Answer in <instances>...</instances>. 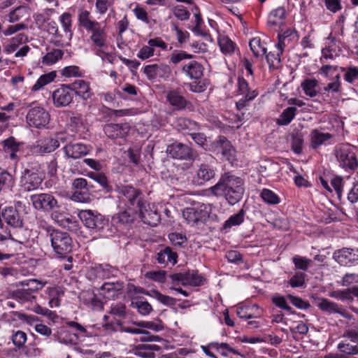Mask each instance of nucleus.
I'll list each match as a JSON object with an SVG mask.
<instances>
[{
	"mask_svg": "<svg viewBox=\"0 0 358 358\" xmlns=\"http://www.w3.org/2000/svg\"><path fill=\"white\" fill-rule=\"evenodd\" d=\"M210 193L216 196H224L230 205H235L243 196V180L230 172L221 175L218 182L209 189Z\"/></svg>",
	"mask_w": 358,
	"mask_h": 358,
	"instance_id": "obj_1",
	"label": "nucleus"
},
{
	"mask_svg": "<svg viewBox=\"0 0 358 358\" xmlns=\"http://www.w3.org/2000/svg\"><path fill=\"white\" fill-rule=\"evenodd\" d=\"M54 252L60 258H66L73 248V243L70 236L64 231L54 229L50 227L46 229Z\"/></svg>",
	"mask_w": 358,
	"mask_h": 358,
	"instance_id": "obj_2",
	"label": "nucleus"
},
{
	"mask_svg": "<svg viewBox=\"0 0 358 358\" xmlns=\"http://www.w3.org/2000/svg\"><path fill=\"white\" fill-rule=\"evenodd\" d=\"M13 297L22 305L25 306L37 314L47 316L50 318L55 313L46 308H43L36 303V296L26 288H21L15 290L13 292Z\"/></svg>",
	"mask_w": 358,
	"mask_h": 358,
	"instance_id": "obj_3",
	"label": "nucleus"
},
{
	"mask_svg": "<svg viewBox=\"0 0 358 358\" xmlns=\"http://www.w3.org/2000/svg\"><path fill=\"white\" fill-rule=\"evenodd\" d=\"M334 153L339 166L346 171L355 170L358 166L355 148L348 143L338 144Z\"/></svg>",
	"mask_w": 358,
	"mask_h": 358,
	"instance_id": "obj_4",
	"label": "nucleus"
},
{
	"mask_svg": "<svg viewBox=\"0 0 358 358\" xmlns=\"http://www.w3.org/2000/svg\"><path fill=\"white\" fill-rule=\"evenodd\" d=\"M26 120L30 127L42 129L49 124L50 115L44 108L34 106L28 110Z\"/></svg>",
	"mask_w": 358,
	"mask_h": 358,
	"instance_id": "obj_5",
	"label": "nucleus"
},
{
	"mask_svg": "<svg viewBox=\"0 0 358 358\" xmlns=\"http://www.w3.org/2000/svg\"><path fill=\"white\" fill-rule=\"evenodd\" d=\"M139 216L142 221L150 226H157L160 221V215L153 204L139 199L137 202Z\"/></svg>",
	"mask_w": 358,
	"mask_h": 358,
	"instance_id": "obj_6",
	"label": "nucleus"
},
{
	"mask_svg": "<svg viewBox=\"0 0 358 358\" xmlns=\"http://www.w3.org/2000/svg\"><path fill=\"white\" fill-rule=\"evenodd\" d=\"M30 201L36 210L43 212H50L59 207L57 200L48 193L32 194Z\"/></svg>",
	"mask_w": 358,
	"mask_h": 358,
	"instance_id": "obj_7",
	"label": "nucleus"
},
{
	"mask_svg": "<svg viewBox=\"0 0 358 358\" xmlns=\"http://www.w3.org/2000/svg\"><path fill=\"white\" fill-rule=\"evenodd\" d=\"M28 38L24 34H18L14 37L9 39L7 43L3 47V51L8 54H12L15 52V57H24L30 50V48L25 45L21 47L17 51V48L20 45L27 42Z\"/></svg>",
	"mask_w": 358,
	"mask_h": 358,
	"instance_id": "obj_8",
	"label": "nucleus"
},
{
	"mask_svg": "<svg viewBox=\"0 0 358 358\" xmlns=\"http://www.w3.org/2000/svg\"><path fill=\"white\" fill-rule=\"evenodd\" d=\"M78 215L85 226L89 229H101L107 223L104 216L97 211L81 210Z\"/></svg>",
	"mask_w": 358,
	"mask_h": 358,
	"instance_id": "obj_9",
	"label": "nucleus"
},
{
	"mask_svg": "<svg viewBox=\"0 0 358 358\" xmlns=\"http://www.w3.org/2000/svg\"><path fill=\"white\" fill-rule=\"evenodd\" d=\"M333 259L341 266H352L358 264V249L343 248L333 253Z\"/></svg>",
	"mask_w": 358,
	"mask_h": 358,
	"instance_id": "obj_10",
	"label": "nucleus"
},
{
	"mask_svg": "<svg viewBox=\"0 0 358 358\" xmlns=\"http://www.w3.org/2000/svg\"><path fill=\"white\" fill-rule=\"evenodd\" d=\"M41 174L38 172L25 169L20 177V185L27 192L37 189L43 182Z\"/></svg>",
	"mask_w": 358,
	"mask_h": 358,
	"instance_id": "obj_11",
	"label": "nucleus"
},
{
	"mask_svg": "<svg viewBox=\"0 0 358 358\" xmlns=\"http://www.w3.org/2000/svg\"><path fill=\"white\" fill-rule=\"evenodd\" d=\"M167 152L171 157L178 159L194 160L196 157V152L191 148L181 143L169 145Z\"/></svg>",
	"mask_w": 358,
	"mask_h": 358,
	"instance_id": "obj_12",
	"label": "nucleus"
},
{
	"mask_svg": "<svg viewBox=\"0 0 358 358\" xmlns=\"http://www.w3.org/2000/svg\"><path fill=\"white\" fill-rule=\"evenodd\" d=\"M213 150L217 154L220 153L228 161L233 162L236 159V150L225 136H219L213 144Z\"/></svg>",
	"mask_w": 358,
	"mask_h": 358,
	"instance_id": "obj_13",
	"label": "nucleus"
},
{
	"mask_svg": "<svg viewBox=\"0 0 358 358\" xmlns=\"http://www.w3.org/2000/svg\"><path fill=\"white\" fill-rule=\"evenodd\" d=\"M53 103L56 107L69 106L73 99V92L69 85H62L52 92Z\"/></svg>",
	"mask_w": 358,
	"mask_h": 358,
	"instance_id": "obj_14",
	"label": "nucleus"
},
{
	"mask_svg": "<svg viewBox=\"0 0 358 358\" xmlns=\"http://www.w3.org/2000/svg\"><path fill=\"white\" fill-rule=\"evenodd\" d=\"M3 151L7 154L10 159L18 162L20 157L18 153L22 151L24 143L17 141L13 136H10L1 142Z\"/></svg>",
	"mask_w": 358,
	"mask_h": 358,
	"instance_id": "obj_15",
	"label": "nucleus"
},
{
	"mask_svg": "<svg viewBox=\"0 0 358 358\" xmlns=\"http://www.w3.org/2000/svg\"><path fill=\"white\" fill-rule=\"evenodd\" d=\"M78 22L80 25L91 34H94L105 28L97 21L93 20L90 12L86 10H82L79 12Z\"/></svg>",
	"mask_w": 358,
	"mask_h": 358,
	"instance_id": "obj_16",
	"label": "nucleus"
},
{
	"mask_svg": "<svg viewBox=\"0 0 358 358\" xmlns=\"http://www.w3.org/2000/svg\"><path fill=\"white\" fill-rule=\"evenodd\" d=\"M317 307L322 311L329 314L337 313L347 319H351V315L346 311L342 306H340L335 302L331 301L327 299H319Z\"/></svg>",
	"mask_w": 358,
	"mask_h": 358,
	"instance_id": "obj_17",
	"label": "nucleus"
},
{
	"mask_svg": "<svg viewBox=\"0 0 358 358\" xmlns=\"http://www.w3.org/2000/svg\"><path fill=\"white\" fill-rule=\"evenodd\" d=\"M215 176V170L207 164L199 165L193 182L197 185H203Z\"/></svg>",
	"mask_w": 358,
	"mask_h": 358,
	"instance_id": "obj_18",
	"label": "nucleus"
},
{
	"mask_svg": "<svg viewBox=\"0 0 358 358\" xmlns=\"http://www.w3.org/2000/svg\"><path fill=\"white\" fill-rule=\"evenodd\" d=\"M1 215L6 224L13 228H21L23 225V220L19 212L13 206L3 208Z\"/></svg>",
	"mask_w": 358,
	"mask_h": 358,
	"instance_id": "obj_19",
	"label": "nucleus"
},
{
	"mask_svg": "<svg viewBox=\"0 0 358 358\" xmlns=\"http://www.w3.org/2000/svg\"><path fill=\"white\" fill-rule=\"evenodd\" d=\"M63 150L68 158L77 159L87 155L90 152V148L83 143H70L63 148Z\"/></svg>",
	"mask_w": 358,
	"mask_h": 358,
	"instance_id": "obj_20",
	"label": "nucleus"
},
{
	"mask_svg": "<svg viewBox=\"0 0 358 358\" xmlns=\"http://www.w3.org/2000/svg\"><path fill=\"white\" fill-rule=\"evenodd\" d=\"M52 218L60 226L68 228L69 230H77L78 222L71 215L59 212L57 208L52 210Z\"/></svg>",
	"mask_w": 358,
	"mask_h": 358,
	"instance_id": "obj_21",
	"label": "nucleus"
},
{
	"mask_svg": "<svg viewBox=\"0 0 358 358\" xmlns=\"http://www.w3.org/2000/svg\"><path fill=\"white\" fill-rule=\"evenodd\" d=\"M208 213L201 207L187 208L182 211V216L189 224H194L203 221L207 217Z\"/></svg>",
	"mask_w": 358,
	"mask_h": 358,
	"instance_id": "obj_22",
	"label": "nucleus"
},
{
	"mask_svg": "<svg viewBox=\"0 0 358 358\" xmlns=\"http://www.w3.org/2000/svg\"><path fill=\"white\" fill-rule=\"evenodd\" d=\"M130 130V126L127 123L108 124L104 127L105 134L110 138H124Z\"/></svg>",
	"mask_w": 358,
	"mask_h": 358,
	"instance_id": "obj_23",
	"label": "nucleus"
},
{
	"mask_svg": "<svg viewBox=\"0 0 358 358\" xmlns=\"http://www.w3.org/2000/svg\"><path fill=\"white\" fill-rule=\"evenodd\" d=\"M166 98L167 101L176 110H183L189 104V102L181 94L178 89L169 91Z\"/></svg>",
	"mask_w": 358,
	"mask_h": 358,
	"instance_id": "obj_24",
	"label": "nucleus"
},
{
	"mask_svg": "<svg viewBox=\"0 0 358 358\" xmlns=\"http://www.w3.org/2000/svg\"><path fill=\"white\" fill-rule=\"evenodd\" d=\"M63 134H58L57 138H45L37 145V152L41 154L50 153L55 150L59 146V141L64 142Z\"/></svg>",
	"mask_w": 358,
	"mask_h": 358,
	"instance_id": "obj_25",
	"label": "nucleus"
},
{
	"mask_svg": "<svg viewBox=\"0 0 358 358\" xmlns=\"http://www.w3.org/2000/svg\"><path fill=\"white\" fill-rule=\"evenodd\" d=\"M123 284L120 282H105L101 287V294L106 299H114L122 293Z\"/></svg>",
	"mask_w": 358,
	"mask_h": 358,
	"instance_id": "obj_26",
	"label": "nucleus"
},
{
	"mask_svg": "<svg viewBox=\"0 0 358 358\" xmlns=\"http://www.w3.org/2000/svg\"><path fill=\"white\" fill-rule=\"evenodd\" d=\"M178 255L170 248L166 247L159 251L156 255V260L158 264L167 266L169 264L175 265L178 260Z\"/></svg>",
	"mask_w": 358,
	"mask_h": 358,
	"instance_id": "obj_27",
	"label": "nucleus"
},
{
	"mask_svg": "<svg viewBox=\"0 0 358 358\" xmlns=\"http://www.w3.org/2000/svg\"><path fill=\"white\" fill-rule=\"evenodd\" d=\"M332 138V134L323 132L322 129H313L310 134V146L317 149Z\"/></svg>",
	"mask_w": 358,
	"mask_h": 358,
	"instance_id": "obj_28",
	"label": "nucleus"
},
{
	"mask_svg": "<svg viewBox=\"0 0 358 358\" xmlns=\"http://www.w3.org/2000/svg\"><path fill=\"white\" fill-rule=\"evenodd\" d=\"M69 85L73 94L81 96L83 99L91 97L90 87L87 82L83 80H76Z\"/></svg>",
	"mask_w": 358,
	"mask_h": 358,
	"instance_id": "obj_29",
	"label": "nucleus"
},
{
	"mask_svg": "<svg viewBox=\"0 0 358 358\" xmlns=\"http://www.w3.org/2000/svg\"><path fill=\"white\" fill-rule=\"evenodd\" d=\"M182 71L191 79L198 80L203 76V68L196 61H190L182 67Z\"/></svg>",
	"mask_w": 358,
	"mask_h": 358,
	"instance_id": "obj_30",
	"label": "nucleus"
},
{
	"mask_svg": "<svg viewBox=\"0 0 358 358\" xmlns=\"http://www.w3.org/2000/svg\"><path fill=\"white\" fill-rule=\"evenodd\" d=\"M329 296L332 298L341 301H352L354 297L358 298V287H353L343 290H336L330 293Z\"/></svg>",
	"mask_w": 358,
	"mask_h": 358,
	"instance_id": "obj_31",
	"label": "nucleus"
},
{
	"mask_svg": "<svg viewBox=\"0 0 358 358\" xmlns=\"http://www.w3.org/2000/svg\"><path fill=\"white\" fill-rule=\"evenodd\" d=\"M119 194L124 196L130 205L133 206L136 200L137 199L138 201L140 199L138 197L141 194V191L131 185H123L119 188Z\"/></svg>",
	"mask_w": 358,
	"mask_h": 358,
	"instance_id": "obj_32",
	"label": "nucleus"
},
{
	"mask_svg": "<svg viewBox=\"0 0 358 358\" xmlns=\"http://www.w3.org/2000/svg\"><path fill=\"white\" fill-rule=\"evenodd\" d=\"M59 21L62 25V27L64 29V41H65L66 44H69V41H71L73 32L71 30V15L69 13H64L59 17Z\"/></svg>",
	"mask_w": 358,
	"mask_h": 358,
	"instance_id": "obj_33",
	"label": "nucleus"
},
{
	"mask_svg": "<svg viewBox=\"0 0 358 358\" xmlns=\"http://www.w3.org/2000/svg\"><path fill=\"white\" fill-rule=\"evenodd\" d=\"M286 16L284 7L280 6L271 12L268 16V24L271 27L280 26L283 23Z\"/></svg>",
	"mask_w": 358,
	"mask_h": 358,
	"instance_id": "obj_34",
	"label": "nucleus"
},
{
	"mask_svg": "<svg viewBox=\"0 0 358 358\" xmlns=\"http://www.w3.org/2000/svg\"><path fill=\"white\" fill-rule=\"evenodd\" d=\"M338 351L344 355L354 356L358 355V345L348 339L341 341L337 346Z\"/></svg>",
	"mask_w": 358,
	"mask_h": 358,
	"instance_id": "obj_35",
	"label": "nucleus"
},
{
	"mask_svg": "<svg viewBox=\"0 0 358 358\" xmlns=\"http://www.w3.org/2000/svg\"><path fill=\"white\" fill-rule=\"evenodd\" d=\"M318 81L316 79L307 78L301 83V87L306 95L314 97L317 95Z\"/></svg>",
	"mask_w": 358,
	"mask_h": 358,
	"instance_id": "obj_36",
	"label": "nucleus"
},
{
	"mask_svg": "<svg viewBox=\"0 0 358 358\" xmlns=\"http://www.w3.org/2000/svg\"><path fill=\"white\" fill-rule=\"evenodd\" d=\"M68 127L73 133H78L81 131L82 129H85L82 115L78 113H72L69 116Z\"/></svg>",
	"mask_w": 358,
	"mask_h": 358,
	"instance_id": "obj_37",
	"label": "nucleus"
},
{
	"mask_svg": "<svg viewBox=\"0 0 358 358\" xmlns=\"http://www.w3.org/2000/svg\"><path fill=\"white\" fill-rule=\"evenodd\" d=\"M218 44L222 53L225 55L232 54L236 48V44L225 35H220Z\"/></svg>",
	"mask_w": 358,
	"mask_h": 358,
	"instance_id": "obj_38",
	"label": "nucleus"
},
{
	"mask_svg": "<svg viewBox=\"0 0 358 358\" xmlns=\"http://www.w3.org/2000/svg\"><path fill=\"white\" fill-rule=\"evenodd\" d=\"M90 39L93 45L99 49H103L107 47V34L105 28L98 32L91 34Z\"/></svg>",
	"mask_w": 358,
	"mask_h": 358,
	"instance_id": "obj_39",
	"label": "nucleus"
},
{
	"mask_svg": "<svg viewBox=\"0 0 358 358\" xmlns=\"http://www.w3.org/2000/svg\"><path fill=\"white\" fill-rule=\"evenodd\" d=\"M238 89L240 94L246 96L248 99H254L258 95L257 90H251L249 88L248 83L243 78H238Z\"/></svg>",
	"mask_w": 358,
	"mask_h": 358,
	"instance_id": "obj_40",
	"label": "nucleus"
},
{
	"mask_svg": "<svg viewBox=\"0 0 358 358\" xmlns=\"http://www.w3.org/2000/svg\"><path fill=\"white\" fill-rule=\"evenodd\" d=\"M78 339V335L76 332L67 329L62 330L58 336V341L66 345H76Z\"/></svg>",
	"mask_w": 358,
	"mask_h": 358,
	"instance_id": "obj_41",
	"label": "nucleus"
},
{
	"mask_svg": "<svg viewBox=\"0 0 358 358\" xmlns=\"http://www.w3.org/2000/svg\"><path fill=\"white\" fill-rule=\"evenodd\" d=\"M297 108L296 107H288L283 110L280 117L277 120L279 125H287L294 118Z\"/></svg>",
	"mask_w": 358,
	"mask_h": 358,
	"instance_id": "obj_42",
	"label": "nucleus"
},
{
	"mask_svg": "<svg viewBox=\"0 0 358 358\" xmlns=\"http://www.w3.org/2000/svg\"><path fill=\"white\" fill-rule=\"evenodd\" d=\"M245 210L241 209L238 213L231 215L227 220H226L223 224L224 229H230L234 226L240 225L244 221Z\"/></svg>",
	"mask_w": 358,
	"mask_h": 358,
	"instance_id": "obj_43",
	"label": "nucleus"
},
{
	"mask_svg": "<svg viewBox=\"0 0 358 358\" xmlns=\"http://www.w3.org/2000/svg\"><path fill=\"white\" fill-rule=\"evenodd\" d=\"M27 10L25 7L18 6L12 10L8 15H6L5 19L11 24L20 21L27 13Z\"/></svg>",
	"mask_w": 358,
	"mask_h": 358,
	"instance_id": "obj_44",
	"label": "nucleus"
},
{
	"mask_svg": "<svg viewBox=\"0 0 358 358\" xmlns=\"http://www.w3.org/2000/svg\"><path fill=\"white\" fill-rule=\"evenodd\" d=\"M46 30L50 34L53 35L57 39L55 43L57 45H63L66 44L65 41H64L63 35L60 34L59 32L56 22L50 21L48 22L46 24Z\"/></svg>",
	"mask_w": 358,
	"mask_h": 358,
	"instance_id": "obj_45",
	"label": "nucleus"
},
{
	"mask_svg": "<svg viewBox=\"0 0 358 358\" xmlns=\"http://www.w3.org/2000/svg\"><path fill=\"white\" fill-rule=\"evenodd\" d=\"M249 45L253 55L255 57H258L259 56H264L266 55V48L262 45L259 38H253L250 40Z\"/></svg>",
	"mask_w": 358,
	"mask_h": 358,
	"instance_id": "obj_46",
	"label": "nucleus"
},
{
	"mask_svg": "<svg viewBox=\"0 0 358 358\" xmlns=\"http://www.w3.org/2000/svg\"><path fill=\"white\" fill-rule=\"evenodd\" d=\"M185 282L187 285L199 286L202 285L203 277L199 274L197 271H192L185 273Z\"/></svg>",
	"mask_w": 358,
	"mask_h": 358,
	"instance_id": "obj_47",
	"label": "nucleus"
},
{
	"mask_svg": "<svg viewBox=\"0 0 358 358\" xmlns=\"http://www.w3.org/2000/svg\"><path fill=\"white\" fill-rule=\"evenodd\" d=\"M56 77V74L55 72H50L47 74L42 75L37 80L36 83L33 85L31 90L32 91H38L41 89L45 85L50 83Z\"/></svg>",
	"mask_w": 358,
	"mask_h": 358,
	"instance_id": "obj_48",
	"label": "nucleus"
},
{
	"mask_svg": "<svg viewBox=\"0 0 358 358\" xmlns=\"http://www.w3.org/2000/svg\"><path fill=\"white\" fill-rule=\"evenodd\" d=\"M63 54L62 50L54 49L43 57V63L45 65H52L62 59Z\"/></svg>",
	"mask_w": 358,
	"mask_h": 358,
	"instance_id": "obj_49",
	"label": "nucleus"
},
{
	"mask_svg": "<svg viewBox=\"0 0 358 358\" xmlns=\"http://www.w3.org/2000/svg\"><path fill=\"white\" fill-rule=\"evenodd\" d=\"M147 294L154 299H157L159 302L166 306H173L176 303L175 299L169 296L164 295L155 289L151 290L149 293H147Z\"/></svg>",
	"mask_w": 358,
	"mask_h": 358,
	"instance_id": "obj_50",
	"label": "nucleus"
},
{
	"mask_svg": "<svg viewBox=\"0 0 358 358\" xmlns=\"http://www.w3.org/2000/svg\"><path fill=\"white\" fill-rule=\"evenodd\" d=\"M14 183L13 176L6 170L0 168V191L3 187H13Z\"/></svg>",
	"mask_w": 358,
	"mask_h": 358,
	"instance_id": "obj_51",
	"label": "nucleus"
},
{
	"mask_svg": "<svg viewBox=\"0 0 358 358\" xmlns=\"http://www.w3.org/2000/svg\"><path fill=\"white\" fill-rule=\"evenodd\" d=\"M27 28V25L23 22L10 24L2 29L1 34L3 36L8 37Z\"/></svg>",
	"mask_w": 358,
	"mask_h": 358,
	"instance_id": "obj_52",
	"label": "nucleus"
},
{
	"mask_svg": "<svg viewBox=\"0 0 358 358\" xmlns=\"http://www.w3.org/2000/svg\"><path fill=\"white\" fill-rule=\"evenodd\" d=\"M263 201L268 204H278L280 203V198L273 191L268 189H264L261 193Z\"/></svg>",
	"mask_w": 358,
	"mask_h": 358,
	"instance_id": "obj_53",
	"label": "nucleus"
},
{
	"mask_svg": "<svg viewBox=\"0 0 358 358\" xmlns=\"http://www.w3.org/2000/svg\"><path fill=\"white\" fill-rule=\"evenodd\" d=\"M134 354L142 358H155L153 352L150 351L146 348L145 344H139L133 349Z\"/></svg>",
	"mask_w": 358,
	"mask_h": 358,
	"instance_id": "obj_54",
	"label": "nucleus"
},
{
	"mask_svg": "<svg viewBox=\"0 0 358 358\" xmlns=\"http://www.w3.org/2000/svg\"><path fill=\"white\" fill-rule=\"evenodd\" d=\"M292 262L296 269H300L306 271L309 265L312 262L311 259H307L304 257L296 255L292 257Z\"/></svg>",
	"mask_w": 358,
	"mask_h": 358,
	"instance_id": "obj_55",
	"label": "nucleus"
},
{
	"mask_svg": "<svg viewBox=\"0 0 358 358\" xmlns=\"http://www.w3.org/2000/svg\"><path fill=\"white\" fill-rule=\"evenodd\" d=\"M117 219L122 224L131 222L135 219V213L131 209L125 210L117 215Z\"/></svg>",
	"mask_w": 358,
	"mask_h": 358,
	"instance_id": "obj_56",
	"label": "nucleus"
},
{
	"mask_svg": "<svg viewBox=\"0 0 358 358\" xmlns=\"http://www.w3.org/2000/svg\"><path fill=\"white\" fill-rule=\"evenodd\" d=\"M306 274L302 272H296L289 279V284L292 287H301L305 285Z\"/></svg>",
	"mask_w": 358,
	"mask_h": 358,
	"instance_id": "obj_57",
	"label": "nucleus"
},
{
	"mask_svg": "<svg viewBox=\"0 0 358 358\" xmlns=\"http://www.w3.org/2000/svg\"><path fill=\"white\" fill-rule=\"evenodd\" d=\"M280 55L279 52H270L265 55L267 63L270 68L278 69L280 66Z\"/></svg>",
	"mask_w": 358,
	"mask_h": 358,
	"instance_id": "obj_58",
	"label": "nucleus"
},
{
	"mask_svg": "<svg viewBox=\"0 0 358 358\" xmlns=\"http://www.w3.org/2000/svg\"><path fill=\"white\" fill-rule=\"evenodd\" d=\"M27 339V334L22 331H17L12 336V341L14 345L21 348L26 343Z\"/></svg>",
	"mask_w": 358,
	"mask_h": 358,
	"instance_id": "obj_59",
	"label": "nucleus"
},
{
	"mask_svg": "<svg viewBox=\"0 0 358 358\" xmlns=\"http://www.w3.org/2000/svg\"><path fill=\"white\" fill-rule=\"evenodd\" d=\"M166 272L165 271H151L145 274V276L152 280L164 282L166 280Z\"/></svg>",
	"mask_w": 358,
	"mask_h": 358,
	"instance_id": "obj_60",
	"label": "nucleus"
},
{
	"mask_svg": "<svg viewBox=\"0 0 358 358\" xmlns=\"http://www.w3.org/2000/svg\"><path fill=\"white\" fill-rule=\"evenodd\" d=\"M345 71L344 74V79L350 83H352L358 80V68L355 66H350L347 69H343Z\"/></svg>",
	"mask_w": 358,
	"mask_h": 358,
	"instance_id": "obj_61",
	"label": "nucleus"
},
{
	"mask_svg": "<svg viewBox=\"0 0 358 358\" xmlns=\"http://www.w3.org/2000/svg\"><path fill=\"white\" fill-rule=\"evenodd\" d=\"M133 304L134 307L136 308L138 313L143 315H148L152 310V306L147 301H138Z\"/></svg>",
	"mask_w": 358,
	"mask_h": 358,
	"instance_id": "obj_62",
	"label": "nucleus"
},
{
	"mask_svg": "<svg viewBox=\"0 0 358 358\" xmlns=\"http://www.w3.org/2000/svg\"><path fill=\"white\" fill-rule=\"evenodd\" d=\"M62 75L66 78L81 76L80 69L77 66H69L64 67L62 71Z\"/></svg>",
	"mask_w": 358,
	"mask_h": 358,
	"instance_id": "obj_63",
	"label": "nucleus"
},
{
	"mask_svg": "<svg viewBox=\"0 0 358 358\" xmlns=\"http://www.w3.org/2000/svg\"><path fill=\"white\" fill-rule=\"evenodd\" d=\"M45 284L46 282H43L42 281L36 279H32L29 280L26 283V285L27 286V288L26 289L36 294V293H37L40 289H41L45 286Z\"/></svg>",
	"mask_w": 358,
	"mask_h": 358,
	"instance_id": "obj_64",
	"label": "nucleus"
}]
</instances>
